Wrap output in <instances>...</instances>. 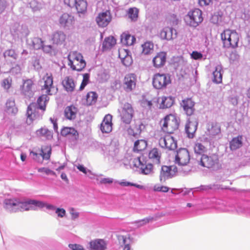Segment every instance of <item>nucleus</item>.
Returning <instances> with one entry per match:
<instances>
[{"instance_id":"obj_1","label":"nucleus","mask_w":250,"mask_h":250,"mask_svg":"<svg viewBox=\"0 0 250 250\" xmlns=\"http://www.w3.org/2000/svg\"><path fill=\"white\" fill-rule=\"evenodd\" d=\"M53 77L51 74L46 73L40 81L42 95L38 100L37 103L30 104L27 109L26 123L30 125L36 119H40L46 109V105L49 100L48 95H52L57 92V89L53 85Z\"/></svg>"},{"instance_id":"obj_2","label":"nucleus","mask_w":250,"mask_h":250,"mask_svg":"<svg viewBox=\"0 0 250 250\" xmlns=\"http://www.w3.org/2000/svg\"><path fill=\"white\" fill-rule=\"evenodd\" d=\"M31 200L23 201L15 198H6L3 202V207L6 211L10 212L29 210L31 209Z\"/></svg>"},{"instance_id":"obj_3","label":"nucleus","mask_w":250,"mask_h":250,"mask_svg":"<svg viewBox=\"0 0 250 250\" xmlns=\"http://www.w3.org/2000/svg\"><path fill=\"white\" fill-rule=\"evenodd\" d=\"M221 38L224 47L234 48L238 46L239 35L235 30H224L221 34Z\"/></svg>"},{"instance_id":"obj_4","label":"nucleus","mask_w":250,"mask_h":250,"mask_svg":"<svg viewBox=\"0 0 250 250\" xmlns=\"http://www.w3.org/2000/svg\"><path fill=\"white\" fill-rule=\"evenodd\" d=\"M68 65L73 70L82 71L86 66V62L81 53L77 51H71L67 57Z\"/></svg>"},{"instance_id":"obj_5","label":"nucleus","mask_w":250,"mask_h":250,"mask_svg":"<svg viewBox=\"0 0 250 250\" xmlns=\"http://www.w3.org/2000/svg\"><path fill=\"white\" fill-rule=\"evenodd\" d=\"M160 124L163 132L168 134L173 133L179 126L176 116L171 114L167 115L160 121Z\"/></svg>"},{"instance_id":"obj_6","label":"nucleus","mask_w":250,"mask_h":250,"mask_svg":"<svg viewBox=\"0 0 250 250\" xmlns=\"http://www.w3.org/2000/svg\"><path fill=\"white\" fill-rule=\"evenodd\" d=\"M199 165L208 168L215 169L219 168L218 156L215 154L210 155L202 154L199 159L197 158Z\"/></svg>"},{"instance_id":"obj_7","label":"nucleus","mask_w":250,"mask_h":250,"mask_svg":"<svg viewBox=\"0 0 250 250\" xmlns=\"http://www.w3.org/2000/svg\"><path fill=\"white\" fill-rule=\"evenodd\" d=\"M203 20L202 12L201 10L198 8L194 9L188 12L185 18L186 24L193 27L198 26Z\"/></svg>"},{"instance_id":"obj_8","label":"nucleus","mask_w":250,"mask_h":250,"mask_svg":"<svg viewBox=\"0 0 250 250\" xmlns=\"http://www.w3.org/2000/svg\"><path fill=\"white\" fill-rule=\"evenodd\" d=\"M133 165L139 168L140 172L145 175L151 174L153 173V166L151 164L146 163L142 157H137L132 161Z\"/></svg>"},{"instance_id":"obj_9","label":"nucleus","mask_w":250,"mask_h":250,"mask_svg":"<svg viewBox=\"0 0 250 250\" xmlns=\"http://www.w3.org/2000/svg\"><path fill=\"white\" fill-rule=\"evenodd\" d=\"M170 82V78L168 75L158 73L154 76L152 83L156 89H161L165 88Z\"/></svg>"},{"instance_id":"obj_10","label":"nucleus","mask_w":250,"mask_h":250,"mask_svg":"<svg viewBox=\"0 0 250 250\" xmlns=\"http://www.w3.org/2000/svg\"><path fill=\"white\" fill-rule=\"evenodd\" d=\"M36 91L35 84L31 79L23 81V84L21 87V92L26 98H31L33 97Z\"/></svg>"},{"instance_id":"obj_11","label":"nucleus","mask_w":250,"mask_h":250,"mask_svg":"<svg viewBox=\"0 0 250 250\" xmlns=\"http://www.w3.org/2000/svg\"><path fill=\"white\" fill-rule=\"evenodd\" d=\"M190 161V155L186 148H180L177 151L175 163L178 166H187Z\"/></svg>"},{"instance_id":"obj_12","label":"nucleus","mask_w":250,"mask_h":250,"mask_svg":"<svg viewBox=\"0 0 250 250\" xmlns=\"http://www.w3.org/2000/svg\"><path fill=\"white\" fill-rule=\"evenodd\" d=\"M133 114L134 110L132 105L128 103L125 104L120 112L122 121L126 124H129L132 120Z\"/></svg>"},{"instance_id":"obj_13","label":"nucleus","mask_w":250,"mask_h":250,"mask_svg":"<svg viewBox=\"0 0 250 250\" xmlns=\"http://www.w3.org/2000/svg\"><path fill=\"white\" fill-rule=\"evenodd\" d=\"M178 170H180V168L174 166L169 167L163 166L161 167L160 175V181L165 182L167 179L171 178Z\"/></svg>"},{"instance_id":"obj_14","label":"nucleus","mask_w":250,"mask_h":250,"mask_svg":"<svg viewBox=\"0 0 250 250\" xmlns=\"http://www.w3.org/2000/svg\"><path fill=\"white\" fill-rule=\"evenodd\" d=\"M160 146L163 148H166L169 150H174L177 147V142L170 134L162 137L159 140Z\"/></svg>"},{"instance_id":"obj_15","label":"nucleus","mask_w":250,"mask_h":250,"mask_svg":"<svg viewBox=\"0 0 250 250\" xmlns=\"http://www.w3.org/2000/svg\"><path fill=\"white\" fill-rule=\"evenodd\" d=\"M137 82L136 76L130 73L125 75L124 80V85L126 91L129 92L136 87Z\"/></svg>"},{"instance_id":"obj_16","label":"nucleus","mask_w":250,"mask_h":250,"mask_svg":"<svg viewBox=\"0 0 250 250\" xmlns=\"http://www.w3.org/2000/svg\"><path fill=\"white\" fill-rule=\"evenodd\" d=\"M198 124V123L196 118H189L188 119V123L185 126V130L188 138H193L197 128Z\"/></svg>"},{"instance_id":"obj_17","label":"nucleus","mask_w":250,"mask_h":250,"mask_svg":"<svg viewBox=\"0 0 250 250\" xmlns=\"http://www.w3.org/2000/svg\"><path fill=\"white\" fill-rule=\"evenodd\" d=\"M111 19L112 17L110 11L106 10L99 13L96 21L99 26L104 27L106 26L110 23Z\"/></svg>"},{"instance_id":"obj_18","label":"nucleus","mask_w":250,"mask_h":250,"mask_svg":"<svg viewBox=\"0 0 250 250\" xmlns=\"http://www.w3.org/2000/svg\"><path fill=\"white\" fill-rule=\"evenodd\" d=\"M181 106L187 116L192 115L195 110V103L190 98H186L182 101Z\"/></svg>"},{"instance_id":"obj_19","label":"nucleus","mask_w":250,"mask_h":250,"mask_svg":"<svg viewBox=\"0 0 250 250\" xmlns=\"http://www.w3.org/2000/svg\"><path fill=\"white\" fill-rule=\"evenodd\" d=\"M59 23L61 27L69 28L74 23V17L67 13H64L60 17Z\"/></svg>"},{"instance_id":"obj_20","label":"nucleus","mask_w":250,"mask_h":250,"mask_svg":"<svg viewBox=\"0 0 250 250\" xmlns=\"http://www.w3.org/2000/svg\"><path fill=\"white\" fill-rule=\"evenodd\" d=\"M220 131V127L217 123H210L207 125L206 134L212 140L219 135Z\"/></svg>"},{"instance_id":"obj_21","label":"nucleus","mask_w":250,"mask_h":250,"mask_svg":"<svg viewBox=\"0 0 250 250\" xmlns=\"http://www.w3.org/2000/svg\"><path fill=\"white\" fill-rule=\"evenodd\" d=\"M112 116L110 114L106 115L100 125V129L103 133H109L112 130Z\"/></svg>"},{"instance_id":"obj_22","label":"nucleus","mask_w":250,"mask_h":250,"mask_svg":"<svg viewBox=\"0 0 250 250\" xmlns=\"http://www.w3.org/2000/svg\"><path fill=\"white\" fill-rule=\"evenodd\" d=\"M160 36L162 39L171 40L176 38L177 32L172 28L166 27L161 30Z\"/></svg>"},{"instance_id":"obj_23","label":"nucleus","mask_w":250,"mask_h":250,"mask_svg":"<svg viewBox=\"0 0 250 250\" xmlns=\"http://www.w3.org/2000/svg\"><path fill=\"white\" fill-rule=\"evenodd\" d=\"M89 250H105L107 243L103 239H97L89 242Z\"/></svg>"},{"instance_id":"obj_24","label":"nucleus","mask_w":250,"mask_h":250,"mask_svg":"<svg viewBox=\"0 0 250 250\" xmlns=\"http://www.w3.org/2000/svg\"><path fill=\"white\" fill-rule=\"evenodd\" d=\"M167 54L165 52L158 53L153 58L152 62L154 67L160 68L164 66L166 62Z\"/></svg>"},{"instance_id":"obj_25","label":"nucleus","mask_w":250,"mask_h":250,"mask_svg":"<svg viewBox=\"0 0 250 250\" xmlns=\"http://www.w3.org/2000/svg\"><path fill=\"white\" fill-rule=\"evenodd\" d=\"M31 209L30 210H36L38 208H42L45 207L46 209L51 210H55L56 208L54 205L48 204L42 201H39L35 200H31Z\"/></svg>"},{"instance_id":"obj_26","label":"nucleus","mask_w":250,"mask_h":250,"mask_svg":"<svg viewBox=\"0 0 250 250\" xmlns=\"http://www.w3.org/2000/svg\"><path fill=\"white\" fill-rule=\"evenodd\" d=\"M51 153V148L50 146H47L44 148H42L39 154L35 152H31V154L33 155L34 159L37 160L38 157L41 156L42 160L46 159L48 160L50 158Z\"/></svg>"},{"instance_id":"obj_27","label":"nucleus","mask_w":250,"mask_h":250,"mask_svg":"<svg viewBox=\"0 0 250 250\" xmlns=\"http://www.w3.org/2000/svg\"><path fill=\"white\" fill-rule=\"evenodd\" d=\"M157 101L160 102L159 108L164 109L170 107L174 103V99L171 96H163L159 98Z\"/></svg>"},{"instance_id":"obj_28","label":"nucleus","mask_w":250,"mask_h":250,"mask_svg":"<svg viewBox=\"0 0 250 250\" xmlns=\"http://www.w3.org/2000/svg\"><path fill=\"white\" fill-rule=\"evenodd\" d=\"M61 135L71 138L73 140H77L79 134L77 131L73 127H65L62 129Z\"/></svg>"},{"instance_id":"obj_29","label":"nucleus","mask_w":250,"mask_h":250,"mask_svg":"<svg viewBox=\"0 0 250 250\" xmlns=\"http://www.w3.org/2000/svg\"><path fill=\"white\" fill-rule=\"evenodd\" d=\"M3 57L7 63H14L18 58V54L15 50L10 49L3 53Z\"/></svg>"},{"instance_id":"obj_30","label":"nucleus","mask_w":250,"mask_h":250,"mask_svg":"<svg viewBox=\"0 0 250 250\" xmlns=\"http://www.w3.org/2000/svg\"><path fill=\"white\" fill-rule=\"evenodd\" d=\"M66 39V35L63 32L57 31L54 32L52 36V41L54 44H62Z\"/></svg>"},{"instance_id":"obj_31","label":"nucleus","mask_w":250,"mask_h":250,"mask_svg":"<svg viewBox=\"0 0 250 250\" xmlns=\"http://www.w3.org/2000/svg\"><path fill=\"white\" fill-rule=\"evenodd\" d=\"M223 73V67L221 64H217L215 70L213 72L212 81L216 83H220L222 82V75Z\"/></svg>"},{"instance_id":"obj_32","label":"nucleus","mask_w":250,"mask_h":250,"mask_svg":"<svg viewBox=\"0 0 250 250\" xmlns=\"http://www.w3.org/2000/svg\"><path fill=\"white\" fill-rule=\"evenodd\" d=\"M62 84L66 91L71 92L75 88V83L74 79L70 77H65L62 82Z\"/></svg>"},{"instance_id":"obj_33","label":"nucleus","mask_w":250,"mask_h":250,"mask_svg":"<svg viewBox=\"0 0 250 250\" xmlns=\"http://www.w3.org/2000/svg\"><path fill=\"white\" fill-rule=\"evenodd\" d=\"M136 41L134 36L128 33L124 32L121 35V42L123 45L129 46L134 44Z\"/></svg>"},{"instance_id":"obj_34","label":"nucleus","mask_w":250,"mask_h":250,"mask_svg":"<svg viewBox=\"0 0 250 250\" xmlns=\"http://www.w3.org/2000/svg\"><path fill=\"white\" fill-rule=\"evenodd\" d=\"M103 150L105 156L111 157L112 158L115 157L119 152L118 149L113 144H110L109 146H104Z\"/></svg>"},{"instance_id":"obj_35","label":"nucleus","mask_w":250,"mask_h":250,"mask_svg":"<svg viewBox=\"0 0 250 250\" xmlns=\"http://www.w3.org/2000/svg\"><path fill=\"white\" fill-rule=\"evenodd\" d=\"M77 111V108L74 106H68L64 109V116L68 120H74L76 117Z\"/></svg>"},{"instance_id":"obj_36","label":"nucleus","mask_w":250,"mask_h":250,"mask_svg":"<svg viewBox=\"0 0 250 250\" xmlns=\"http://www.w3.org/2000/svg\"><path fill=\"white\" fill-rule=\"evenodd\" d=\"M161 151L157 148H152L149 152L148 157L153 163L159 164L160 163Z\"/></svg>"},{"instance_id":"obj_37","label":"nucleus","mask_w":250,"mask_h":250,"mask_svg":"<svg viewBox=\"0 0 250 250\" xmlns=\"http://www.w3.org/2000/svg\"><path fill=\"white\" fill-rule=\"evenodd\" d=\"M79 14H84L86 12L87 2L86 0H77L74 7Z\"/></svg>"},{"instance_id":"obj_38","label":"nucleus","mask_w":250,"mask_h":250,"mask_svg":"<svg viewBox=\"0 0 250 250\" xmlns=\"http://www.w3.org/2000/svg\"><path fill=\"white\" fill-rule=\"evenodd\" d=\"M243 144V137L238 136L233 138L229 143L230 148L232 150H236L242 146Z\"/></svg>"},{"instance_id":"obj_39","label":"nucleus","mask_w":250,"mask_h":250,"mask_svg":"<svg viewBox=\"0 0 250 250\" xmlns=\"http://www.w3.org/2000/svg\"><path fill=\"white\" fill-rule=\"evenodd\" d=\"M116 43V41L113 37L110 36L105 38L103 43V49L104 50L110 49L115 45Z\"/></svg>"},{"instance_id":"obj_40","label":"nucleus","mask_w":250,"mask_h":250,"mask_svg":"<svg viewBox=\"0 0 250 250\" xmlns=\"http://www.w3.org/2000/svg\"><path fill=\"white\" fill-rule=\"evenodd\" d=\"M142 51V53L144 55L151 54L153 51L154 44L150 41H147L141 45Z\"/></svg>"},{"instance_id":"obj_41","label":"nucleus","mask_w":250,"mask_h":250,"mask_svg":"<svg viewBox=\"0 0 250 250\" xmlns=\"http://www.w3.org/2000/svg\"><path fill=\"white\" fill-rule=\"evenodd\" d=\"M5 110L9 114L15 115L18 112V109L15 106L14 101L11 99L7 101Z\"/></svg>"},{"instance_id":"obj_42","label":"nucleus","mask_w":250,"mask_h":250,"mask_svg":"<svg viewBox=\"0 0 250 250\" xmlns=\"http://www.w3.org/2000/svg\"><path fill=\"white\" fill-rule=\"evenodd\" d=\"M36 134L37 136L40 137H43L47 140H50L53 137L52 132L45 127L41 128L37 130Z\"/></svg>"},{"instance_id":"obj_43","label":"nucleus","mask_w":250,"mask_h":250,"mask_svg":"<svg viewBox=\"0 0 250 250\" xmlns=\"http://www.w3.org/2000/svg\"><path fill=\"white\" fill-rule=\"evenodd\" d=\"M117 238L120 243L125 245L123 250H131L129 246L130 239L128 236L118 235Z\"/></svg>"},{"instance_id":"obj_44","label":"nucleus","mask_w":250,"mask_h":250,"mask_svg":"<svg viewBox=\"0 0 250 250\" xmlns=\"http://www.w3.org/2000/svg\"><path fill=\"white\" fill-rule=\"evenodd\" d=\"M98 95L95 92H88L86 96L85 104L87 105H91L94 104L97 100Z\"/></svg>"},{"instance_id":"obj_45","label":"nucleus","mask_w":250,"mask_h":250,"mask_svg":"<svg viewBox=\"0 0 250 250\" xmlns=\"http://www.w3.org/2000/svg\"><path fill=\"white\" fill-rule=\"evenodd\" d=\"M146 146L147 143L146 141L144 140H137L134 143V151L137 152L142 151L146 149Z\"/></svg>"},{"instance_id":"obj_46","label":"nucleus","mask_w":250,"mask_h":250,"mask_svg":"<svg viewBox=\"0 0 250 250\" xmlns=\"http://www.w3.org/2000/svg\"><path fill=\"white\" fill-rule=\"evenodd\" d=\"M35 49H40L43 47V42L41 39L35 37L31 39V42L29 43Z\"/></svg>"},{"instance_id":"obj_47","label":"nucleus","mask_w":250,"mask_h":250,"mask_svg":"<svg viewBox=\"0 0 250 250\" xmlns=\"http://www.w3.org/2000/svg\"><path fill=\"white\" fill-rule=\"evenodd\" d=\"M138 9L135 7H133L128 9L127 14L129 18L132 21H136L138 17Z\"/></svg>"},{"instance_id":"obj_48","label":"nucleus","mask_w":250,"mask_h":250,"mask_svg":"<svg viewBox=\"0 0 250 250\" xmlns=\"http://www.w3.org/2000/svg\"><path fill=\"white\" fill-rule=\"evenodd\" d=\"M194 150L195 153L202 155L207 151V148L202 143L197 142L195 144Z\"/></svg>"},{"instance_id":"obj_49","label":"nucleus","mask_w":250,"mask_h":250,"mask_svg":"<svg viewBox=\"0 0 250 250\" xmlns=\"http://www.w3.org/2000/svg\"><path fill=\"white\" fill-rule=\"evenodd\" d=\"M215 208L221 211L227 212L232 211V209L229 208L224 202L221 201L217 202V204Z\"/></svg>"},{"instance_id":"obj_50","label":"nucleus","mask_w":250,"mask_h":250,"mask_svg":"<svg viewBox=\"0 0 250 250\" xmlns=\"http://www.w3.org/2000/svg\"><path fill=\"white\" fill-rule=\"evenodd\" d=\"M153 220V217L149 216L142 220L136 221L134 223L136 224L138 227L143 226Z\"/></svg>"},{"instance_id":"obj_51","label":"nucleus","mask_w":250,"mask_h":250,"mask_svg":"<svg viewBox=\"0 0 250 250\" xmlns=\"http://www.w3.org/2000/svg\"><path fill=\"white\" fill-rule=\"evenodd\" d=\"M39 172L44 173L47 175L56 176V173L47 167H41L38 169Z\"/></svg>"},{"instance_id":"obj_52","label":"nucleus","mask_w":250,"mask_h":250,"mask_svg":"<svg viewBox=\"0 0 250 250\" xmlns=\"http://www.w3.org/2000/svg\"><path fill=\"white\" fill-rule=\"evenodd\" d=\"M89 74L85 73L83 74V79L80 87V90H82L84 89L85 86L88 84L89 80Z\"/></svg>"},{"instance_id":"obj_53","label":"nucleus","mask_w":250,"mask_h":250,"mask_svg":"<svg viewBox=\"0 0 250 250\" xmlns=\"http://www.w3.org/2000/svg\"><path fill=\"white\" fill-rule=\"evenodd\" d=\"M96 179L97 181L100 184H112L114 181L113 179H112L111 178H101V177L97 176Z\"/></svg>"},{"instance_id":"obj_54","label":"nucleus","mask_w":250,"mask_h":250,"mask_svg":"<svg viewBox=\"0 0 250 250\" xmlns=\"http://www.w3.org/2000/svg\"><path fill=\"white\" fill-rule=\"evenodd\" d=\"M129 55L130 52L127 49H120L119 50V57L121 61Z\"/></svg>"},{"instance_id":"obj_55","label":"nucleus","mask_w":250,"mask_h":250,"mask_svg":"<svg viewBox=\"0 0 250 250\" xmlns=\"http://www.w3.org/2000/svg\"><path fill=\"white\" fill-rule=\"evenodd\" d=\"M221 16L218 13H215L210 18V21L214 24H218L221 21Z\"/></svg>"},{"instance_id":"obj_56","label":"nucleus","mask_w":250,"mask_h":250,"mask_svg":"<svg viewBox=\"0 0 250 250\" xmlns=\"http://www.w3.org/2000/svg\"><path fill=\"white\" fill-rule=\"evenodd\" d=\"M12 79L11 78L4 79L2 83L1 86L6 90L8 89L11 85Z\"/></svg>"},{"instance_id":"obj_57","label":"nucleus","mask_w":250,"mask_h":250,"mask_svg":"<svg viewBox=\"0 0 250 250\" xmlns=\"http://www.w3.org/2000/svg\"><path fill=\"white\" fill-rule=\"evenodd\" d=\"M142 105L145 108L151 109L152 106V103L151 100H147L144 98L141 102Z\"/></svg>"},{"instance_id":"obj_58","label":"nucleus","mask_w":250,"mask_h":250,"mask_svg":"<svg viewBox=\"0 0 250 250\" xmlns=\"http://www.w3.org/2000/svg\"><path fill=\"white\" fill-rule=\"evenodd\" d=\"M153 189L155 191L167 192L168 191L169 188L166 186H161L159 185H156L154 186Z\"/></svg>"},{"instance_id":"obj_59","label":"nucleus","mask_w":250,"mask_h":250,"mask_svg":"<svg viewBox=\"0 0 250 250\" xmlns=\"http://www.w3.org/2000/svg\"><path fill=\"white\" fill-rule=\"evenodd\" d=\"M69 211L71 215L72 220H75L79 217V212H78L74 208H70L69 209Z\"/></svg>"},{"instance_id":"obj_60","label":"nucleus","mask_w":250,"mask_h":250,"mask_svg":"<svg viewBox=\"0 0 250 250\" xmlns=\"http://www.w3.org/2000/svg\"><path fill=\"white\" fill-rule=\"evenodd\" d=\"M191 58L194 60H201L203 57V54L196 51H193L190 54Z\"/></svg>"},{"instance_id":"obj_61","label":"nucleus","mask_w":250,"mask_h":250,"mask_svg":"<svg viewBox=\"0 0 250 250\" xmlns=\"http://www.w3.org/2000/svg\"><path fill=\"white\" fill-rule=\"evenodd\" d=\"M20 33L21 34L20 37H26L28 35V34L29 33V31L28 28L26 26H22L21 27V31H20ZM17 35L18 36H20L19 33H17Z\"/></svg>"},{"instance_id":"obj_62","label":"nucleus","mask_w":250,"mask_h":250,"mask_svg":"<svg viewBox=\"0 0 250 250\" xmlns=\"http://www.w3.org/2000/svg\"><path fill=\"white\" fill-rule=\"evenodd\" d=\"M132 59L130 55L126 57L125 59L122 60L123 64L126 66H129L132 63Z\"/></svg>"},{"instance_id":"obj_63","label":"nucleus","mask_w":250,"mask_h":250,"mask_svg":"<svg viewBox=\"0 0 250 250\" xmlns=\"http://www.w3.org/2000/svg\"><path fill=\"white\" fill-rule=\"evenodd\" d=\"M55 213L57 214L58 216L60 218L63 217L66 214V211L64 209L62 208H56Z\"/></svg>"},{"instance_id":"obj_64","label":"nucleus","mask_w":250,"mask_h":250,"mask_svg":"<svg viewBox=\"0 0 250 250\" xmlns=\"http://www.w3.org/2000/svg\"><path fill=\"white\" fill-rule=\"evenodd\" d=\"M68 247L71 250H85L83 246L79 244H69Z\"/></svg>"}]
</instances>
